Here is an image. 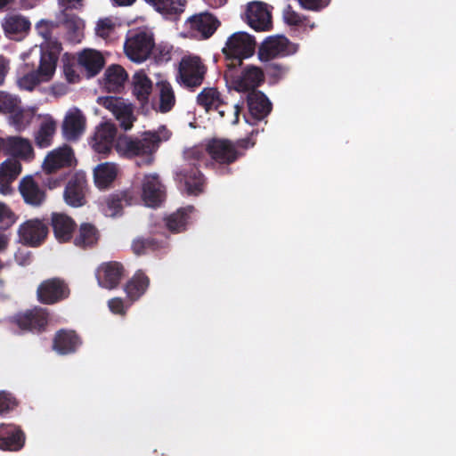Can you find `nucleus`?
<instances>
[{
    "mask_svg": "<svg viewBox=\"0 0 456 456\" xmlns=\"http://www.w3.org/2000/svg\"><path fill=\"white\" fill-rule=\"evenodd\" d=\"M30 21L20 14L7 15L2 22V27L7 37L20 40L30 29Z\"/></svg>",
    "mask_w": 456,
    "mask_h": 456,
    "instance_id": "nucleus-28",
    "label": "nucleus"
},
{
    "mask_svg": "<svg viewBox=\"0 0 456 456\" xmlns=\"http://www.w3.org/2000/svg\"><path fill=\"white\" fill-rule=\"evenodd\" d=\"M48 225L39 219L28 220L19 228L20 240L27 246L38 247L46 239Z\"/></svg>",
    "mask_w": 456,
    "mask_h": 456,
    "instance_id": "nucleus-14",
    "label": "nucleus"
},
{
    "mask_svg": "<svg viewBox=\"0 0 456 456\" xmlns=\"http://www.w3.org/2000/svg\"><path fill=\"white\" fill-rule=\"evenodd\" d=\"M49 320V310L41 306H35L25 312L18 313L12 317V322L21 330L37 334L46 330Z\"/></svg>",
    "mask_w": 456,
    "mask_h": 456,
    "instance_id": "nucleus-7",
    "label": "nucleus"
},
{
    "mask_svg": "<svg viewBox=\"0 0 456 456\" xmlns=\"http://www.w3.org/2000/svg\"><path fill=\"white\" fill-rule=\"evenodd\" d=\"M26 443V435L21 428L12 423L0 424V450L20 451Z\"/></svg>",
    "mask_w": 456,
    "mask_h": 456,
    "instance_id": "nucleus-18",
    "label": "nucleus"
},
{
    "mask_svg": "<svg viewBox=\"0 0 456 456\" xmlns=\"http://www.w3.org/2000/svg\"><path fill=\"white\" fill-rule=\"evenodd\" d=\"M243 109V102L241 104L237 103L233 106V118L231 120V124L236 125L239 122L240 113Z\"/></svg>",
    "mask_w": 456,
    "mask_h": 456,
    "instance_id": "nucleus-55",
    "label": "nucleus"
},
{
    "mask_svg": "<svg viewBox=\"0 0 456 456\" xmlns=\"http://www.w3.org/2000/svg\"><path fill=\"white\" fill-rule=\"evenodd\" d=\"M78 64L83 67L88 77H94L100 73L105 64V60L102 53L94 49H85L77 59Z\"/></svg>",
    "mask_w": 456,
    "mask_h": 456,
    "instance_id": "nucleus-31",
    "label": "nucleus"
},
{
    "mask_svg": "<svg viewBox=\"0 0 456 456\" xmlns=\"http://www.w3.org/2000/svg\"><path fill=\"white\" fill-rule=\"evenodd\" d=\"M163 131L165 132L164 140H167L169 138L170 133L165 127L163 128Z\"/></svg>",
    "mask_w": 456,
    "mask_h": 456,
    "instance_id": "nucleus-63",
    "label": "nucleus"
},
{
    "mask_svg": "<svg viewBox=\"0 0 456 456\" xmlns=\"http://www.w3.org/2000/svg\"><path fill=\"white\" fill-rule=\"evenodd\" d=\"M86 119L82 111L74 109L69 111L62 122V134L68 141H77L84 134Z\"/></svg>",
    "mask_w": 456,
    "mask_h": 456,
    "instance_id": "nucleus-24",
    "label": "nucleus"
},
{
    "mask_svg": "<svg viewBox=\"0 0 456 456\" xmlns=\"http://www.w3.org/2000/svg\"><path fill=\"white\" fill-rule=\"evenodd\" d=\"M21 172V164L19 160L8 159L1 164L0 177L6 178L4 183H12Z\"/></svg>",
    "mask_w": 456,
    "mask_h": 456,
    "instance_id": "nucleus-44",
    "label": "nucleus"
},
{
    "mask_svg": "<svg viewBox=\"0 0 456 456\" xmlns=\"http://www.w3.org/2000/svg\"><path fill=\"white\" fill-rule=\"evenodd\" d=\"M159 94L158 110L160 113L169 112L175 105L176 99L171 84L166 80L159 81L156 84Z\"/></svg>",
    "mask_w": 456,
    "mask_h": 456,
    "instance_id": "nucleus-38",
    "label": "nucleus"
},
{
    "mask_svg": "<svg viewBox=\"0 0 456 456\" xmlns=\"http://www.w3.org/2000/svg\"><path fill=\"white\" fill-rule=\"evenodd\" d=\"M7 246V239L4 234L0 233V250L5 248Z\"/></svg>",
    "mask_w": 456,
    "mask_h": 456,
    "instance_id": "nucleus-62",
    "label": "nucleus"
},
{
    "mask_svg": "<svg viewBox=\"0 0 456 456\" xmlns=\"http://www.w3.org/2000/svg\"><path fill=\"white\" fill-rule=\"evenodd\" d=\"M87 181L84 173H76L69 180L64 190L65 202L74 208L82 207L86 203V193Z\"/></svg>",
    "mask_w": 456,
    "mask_h": 456,
    "instance_id": "nucleus-16",
    "label": "nucleus"
},
{
    "mask_svg": "<svg viewBox=\"0 0 456 456\" xmlns=\"http://www.w3.org/2000/svg\"><path fill=\"white\" fill-rule=\"evenodd\" d=\"M297 52V46L282 35L266 37L258 48V57L267 61L277 57H285Z\"/></svg>",
    "mask_w": 456,
    "mask_h": 456,
    "instance_id": "nucleus-9",
    "label": "nucleus"
},
{
    "mask_svg": "<svg viewBox=\"0 0 456 456\" xmlns=\"http://www.w3.org/2000/svg\"><path fill=\"white\" fill-rule=\"evenodd\" d=\"M139 193L140 202L142 201L145 206L157 208L166 199V189L158 175H146L143 177Z\"/></svg>",
    "mask_w": 456,
    "mask_h": 456,
    "instance_id": "nucleus-13",
    "label": "nucleus"
},
{
    "mask_svg": "<svg viewBox=\"0 0 456 456\" xmlns=\"http://www.w3.org/2000/svg\"><path fill=\"white\" fill-rule=\"evenodd\" d=\"M255 144L249 137L232 142L228 139H212L204 149L192 147L183 153L185 164L176 172V179L183 183L189 195H199L204 191L206 179L200 167L208 165V156L212 165H216L217 174L224 175L231 173L229 165L244 155V151Z\"/></svg>",
    "mask_w": 456,
    "mask_h": 456,
    "instance_id": "nucleus-1",
    "label": "nucleus"
},
{
    "mask_svg": "<svg viewBox=\"0 0 456 456\" xmlns=\"http://www.w3.org/2000/svg\"><path fill=\"white\" fill-rule=\"evenodd\" d=\"M256 45L255 37L248 33L239 31L232 34L222 50L225 57L226 68L241 66L244 59L254 54Z\"/></svg>",
    "mask_w": 456,
    "mask_h": 456,
    "instance_id": "nucleus-4",
    "label": "nucleus"
},
{
    "mask_svg": "<svg viewBox=\"0 0 456 456\" xmlns=\"http://www.w3.org/2000/svg\"><path fill=\"white\" fill-rule=\"evenodd\" d=\"M150 278L142 271L137 270L125 285V291L131 301L138 300L148 289Z\"/></svg>",
    "mask_w": 456,
    "mask_h": 456,
    "instance_id": "nucleus-34",
    "label": "nucleus"
},
{
    "mask_svg": "<svg viewBox=\"0 0 456 456\" xmlns=\"http://www.w3.org/2000/svg\"><path fill=\"white\" fill-rule=\"evenodd\" d=\"M115 22L111 18L101 19L97 21L95 32L102 38H108L115 30Z\"/></svg>",
    "mask_w": 456,
    "mask_h": 456,
    "instance_id": "nucleus-47",
    "label": "nucleus"
},
{
    "mask_svg": "<svg viewBox=\"0 0 456 456\" xmlns=\"http://www.w3.org/2000/svg\"><path fill=\"white\" fill-rule=\"evenodd\" d=\"M70 289L68 282L60 277L44 280L37 289V299L39 303L53 305L69 298Z\"/></svg>",
    "mask_w": 456,
    "mask_h": 456,
    "instance_id": "nucleus-6",
    "label": "nucleus"
},
{
    "mask_svg": "<svg viewBox=\"0 0 456 456\" xmlns=\"http://www.w3.org/2000/svg\"><path fill=\"white\" fill-rule=\"evenodd\" d=\"M249 114L256 120L264 119L272 110V103L266 95L258 90H253L247 95Z\"/></svg>",
    "mask_w": 456,
    "mask_h": 456,
    "instance_id": "nucleus-30",
    "label": "nucleus"
},
{
    "mask_svg": "<svg viewBox=\"0 0 456 456\" xmlns=\"http://www.w3.org/2000/svg\"><path fill=\"white\" fill-rule=\"evenodd\" d=\"M235 69L227 68L224 71V77L237 92H252L256 90L265 81V74L262 69L258 67L247 66L240 75L235 74Z\"/></svg>",
    "mask_w": 456,
    "mask_h": 456,
    "instance_id": "nucleus-5",
    "label": "nucleus"
},
{
    "mask_svg": "<svg viewBox=\"0 0 456 456\" xmlns=\"http://www.w3.org/2000/svg\"><path fill=\"white\" fill-rule=\"evenodd\" d=\"M118 174L117 166L113 163L99 164L94 170L95 185L100 189L108 188L116 179Z\"/></svg>",
    "mask_w": 456,
    "mask_h": 456,
    "instance_id": "nucleus-39",
    "label": "nucleus"
},
{
    "mask_svg": "<svg viewBox=\"0 0 456 456\" xmlns=\"http://www.w3.org/2000/svg\"><path fill=\"white\" fill-rule=\"evenodd\" d=\"M5 179L6 178H4V177H0V192L3 194H7L12 191V188H11L12 183H4Z\"/></svg>",
    "mask_w": 456,
    "mask_h": 456,
    "instance_id": "nucleus-56",
    "label": "nucleus"
},
{
    "mask_svg": "<svg viewBox=\"0 0 456 456\" xmlns=\"http://www.w3.org/2000/svg\"><path fill=\"white\" fill-rule=\"evenodd\" d=\"M153 48V36L143 31L127 38L124 45L126 56L131 61L138 63L146 61L151 54Z\"/></svg>",
    "mask_w": 456,
    "mask_h": 456,
    "instance_id": "nucleus-12",
    "label": "nucleus"
},
{
    "mask_svg": "<svg viewBox=\"0 0 456 456\" xmlns=\"http://www.w3.org/2000/svg\"><path fill=\"white\" fill-rule=\"evenodd\" d=\"M206 73V67L198 57L183 58L177 80L185 88L194 90L201 86Z\"/></svg>",
    "mask_w": 456,
    "mask_h": 456,
    "instance_id": "nucleus-8",
    "label": "nucleus"
},
{
    "mask_svg": "<svg viewBox=\"0 0 456 456\" xmlns=\"http://www.w3.org/2000/svg\"><path fill=\"white\" fill-rule=\"evenodd\" d=\"M168 246L167 237L164 239H157L154 237H138L133 240L132 250L137 255H144L150 251H157L166 248Z\"/></svg>",
    "mask_w": 456,
    "mask_h": 456,
    "instance_id": "nucleus-36",
    "label": "nucleus"
},
{
    "mask_svg": "<svg viewBox=\"0 0 456 456\" xmlns=\"http://www.w3.org/2000/svg\"><path fill=\"white\" fill-rule=\"evenodd\" d=\"M136 0H112L113 4L117 6H130Z\"/></svg>",
    "mask_w": 456,
    "mask_h": 456,
    "instance_id": "nucleus-58",
    "label": "nucleus"
},
{
    "mask_svg": "<svg viewBox=\"0 0 456 456\" xmlns=\"http://www.w3.org/2000/svg\"><path fill=\"white\" fill-rule=\"evenodd\" d=\"M205 2L213 8H218L224 5L227 0H205Z\"/></svg>",
    "mask_w": 456,
    "mask_h": 456,
    "instance_id": "nucleus-57",
    "label": "nucleus"
},
{
    "mask_svg": "<svg viewBox=\"0 0 456 456\" xmlns=\"http://www.w3.org/2000/svg\"><path fill=\"white\" fill-rule=\"evenodd\" d=\"M157 62H167L171 59V51L167 46L155 45L151 52Z\"/></svg>",
    "mask_w": 456,
    "mask_h": 456,
    "instance_id": "nucleus-51",
    "label": "nucleus"
},
{
    "mask_svg": "<svg viewBox=\"0 0 456 456\" xmlns=\"http://www.w3.org/2000/svg\"><path fill=\"white\" fill-rule=\"evenodd\" d=\"M17 217L12 210L0 202V229L6 230L15 224Z\"/></svg>",
    "mask_w": 456,
    "mask_h": 456,
    "instance_id": "nucleus-46",
    "label": "nucleus"
},
{
    "mask_svg": "<svg viewBox=\"0 0 456 456\" xmlns=\"http://www.w3.org/2000/svg\"><path fill=\"white\" fill-rule=\"evenodd\" d=\"M161 141L158 132H145L142 138L122 134L118 136L115 149L120 155L127 158L151 155L158 150Z\"/></svg>",
    "mask_w": 456,
    "mask_h": 456,
    "instance_id": "nucleus-3",
    "label": "nucleus"
},
{
    "mask_svg": "<svg viewBox=\"0 0 456 456\" xmlns=\"http://www.w3.org/2000/svg\"><path fill=\"white\" fill-rule=\"evenodd\" d=\"M117 128L111 123H102L97 126L93 137L92 146L100 154H108L115 147Z\"/></svg>",
    "mask_w": 456,
    "mask_h": 456,
    "instance_id": "nucleus-22",
    "label": "nucleus"
},
{
    "mask_svg": "<svg viewBox=\"0 0 456 456\" xmlns=\"http://www.w3.org/2000/svg\"><path fill=\"white\" fill-rule=\"evenodd\" d=\"M299 5L308 11L321 12L330 4L331 0H297Z\"/></svg>",
    "mask_w": 456,
    "mask_h": 456,
    "instance_id": "nucleus-49",
    "label": "nucleus"
},
{
    "mask_svg": "<svg viewBox=\"0 0 456 456\" xmlns=\"http://www.w3.org/2000/svg\"><path fill=\"white\" fill-rule=\"evenodd\" d=\"M4 138H0V151H4Z\"/></svg>",
    "mask_w": 456,
    "mask_h": 456,
    "instance_id": "nucleus-64",
    "label": "nucleus"
},
{
    "mask_svg": "<svg viewBox=\"0 0 456 456\" xmlns=\"http://www.w3.org/2000/svg\"><path fill=\"white\" fill-rule=\"evenodd\" d=\"M272 69H274L273 75H281L284 74L287 71V69L283 66L278 65V64H273Z\"/></svg>",
    "mask_w": 456,
    "mask_h": 456,
    "instance_id": "nucleus-59",
    "label": "nucleus"
},
{
    "mask_svg": "<svg viewBox=\"0 0 456 456\" xmlns=\"http://www.w3.org/2000/svg\"><path fill=\"white\" fill-rule=\"evenodd\" d=\"M98 103L113 114L124 130L133 127L136 118L131 103H126L123 98L116 96L99 97Z\"/></svg>",
    "mask_w": 456,
    "mask_h": 456,
    "instance_id": "nucleus-11",
    "label": "nucleus"
},
{
    "mask_svg": "<svg viewBox=\"0 0 456 456\" xmlns=\"http://www.w3.org/2000/svg\"><path fill=\"white\" fill-rule=\"evenodd\" d=\"M186 24L195 35L207 39L215 33L220 22L214 15L204 12L190 17Z\"/></svg>",
    "mask_w": 456,
    "mask_h": 456,
    "instance_id": "nucleus-23",
    "label": "nucleus"
},
{
    "mask_svg": "<svg viewBox=\"0 0 456 456\" xmlns=\"http://www.w3.org/2000/svg\"><path fill=\"white\" fill-rule=\"evenodd\" d=\"M63 74L69 83H77L80 80L74 62L63 60Z\"/></svg>",
    "mask_w": 456,
    "mask_h": 456,
    "instance_id": "nucleus-50",
    "label": "nucleus"
},
{
    "mask_svg": "<svg viewBox=\"0 0 456 456\" xmlns=\"http://www.w3.org/2000/svg\"><path fill=\"white\" fill-rule=\"evenodd\" d=\"M18 104H20V101L17 97L0 91V112L10 113Z\"/></svg>",
    "mask_w": 456,
    "mask_h": 456,
    "instance_id": "nucleus-48",
    "label": "nucleus"
},
{
    "mask_svg": "<svg viewBox=\"0 0 456 456\" xmlns=\"http://www.w3.org/2000/svg\"><path fill=\"white\" fill-rule=\"evenodd\" d=\"M28 69L19 78V86L27 91H32L41 83L49 82L56 70L57 61L51 54L36 55L34 51L27 54L24 59Z\"/></svg>",
    "mask_w": 456,
    "mask_h": 456,
    "instance_id": "nucleus-2",
    "label": "nucleus"
},
{
    "mask_svg": "<svg viewBox=\"0 0 456 456\" xmlns=\"http://www.w3.org/2000/svg\"><path fill=\"white\" fill-rule=\"evenodd\" d=\"M194 211L193 206L180 208L175 212L165 218L167 230L173 233H179L186 231L191 222V215Z\"/></svg>",
    "mask_w": 456,
    "mask_h": 456,
    "instance_id": "nucleus-32",
    "label": "nucleus"
},
{
    "mask_svg": "<svg viewBox=\"0 0 456 456\" xmlns=\"http://www.w3.org/2000/svg\"><path fill=\"white\" fill-rule=\"evenodd\" d=\"M56 130V122L50 118L42 122L36 135V143L40 148H46L51 144L52 138Z\"/></svg>",
    "mask_w": 456,
    "mask_h": 456,
    "instance_id": "nucleus-43",
    "label": "nucleus"
},
{
    "mask_svg": "<svg viewBox=\"0 0 456 456\" xmlns=\"http://www.w3.org/2000/svg\"><path fill=\"white\" fill-rule=\"evenodd\" d=\"M9 61L4 57L0 56V86L4 84V78L9 71Z\"/></svg>",
    "mask_w": 456,
    "mask_h": 456,
    "instance_id": "nucleus-54",
    "label": "nucleus"
},
{
    "mask_svg": "<svg viewBox=\"0 0 456 456\" xmlns=\"http://www.w3.org/2000/svg\"><path fill=\"white\" fill-rule=\"evenodd\" d=\"M51 225L53 234L59 242L69 241L77 227L75 221L70 216L62 213L52 214Z\"/></svg>",
    "mask_w": 456,
    "mask_h": 456,
    "instance_id": "nucleus-29",
    "label": "nucleus"
},
{
    "mask_svg": "<svg viewBox=\"0 0 456 456\" xmlns=\"http://www.w3.org/2000/svg\"><path fill=\"white\" fill-rule=\"evenodd\" d=\"M104 86L109 92L121 93L127 81L128 75L126 69L118 64L110 66L104 74Z\"/></svg>",
    "mask_w": 456,
    "mask_h": 456,
    "instance_id": "nucleus-33",
    "label": "nucleus"
},
{
    "mask_svg": "<svg viewBox=\"0 0 456 456\" xmlns=\"http://www.w3.org/2000/svg\"><path fill=\"white\" fill-rule=\"evenodd\" d=\"M95 275L102 288L114 289L125 277V268L117 261L105 262L97 268Z\"/></svg>",
    "mask_w": 456,
    "mask_h": 456,
    "instance_id": "nucleus-15",
    "label": "nucleus"
},
{
    "mask_svg": "<svg viewBox=\"0 0 456 456\" xmlns=\"http://www.w3.org/2000/svg\"><path fill=\"white\" fill-rule=\"evenodd\" d=\"M284 20L289 25L299 26L303 25L305 20L301 16L296 12L290 6H289L283 13Z\"/></svg>",
    "mask_w": 456,
    "mask_h": 456,
    "instance_id": "nucleus-52",
    "label": "nucleus"
},
{
    "mask_svg": "<svg viewBox=\"0 0 456 456\" xmlns=\"http://www.w3.org/2000/svg\"><path fill=\"white\" fill-rule=\"evenodd\" d=\"M104 202L110 216H115L121 213L124 206H132L140 203L139 193L134 188L110 194Z\"/></svg>",
    "mask_w": 456,
    "mask_h": 456,
    "instance_id": "nucleus-21",
    "label": "nucleus"
},
{
    "mask_svg": "<svg viewBox=\"0 0 456 456\" xmlns=\"http://www.w3.org/2000/svg\"><path fill=\"white\" fill-rule=\"evenodd\" d=\"M19 405V400L12 393L5 390L0 391V416L4 417L10 414Z\"/></svg>",
    "mask_w": 456,
    "mask_h": 456,
    "instance_id": "nucleus-45",
    "label": "nucleus"
},
{
    "mask_svg": "<svg viewBox=\"0 0 456 456\" xmlns=\"http://www.w3.org/2000/svg\"><path fill=\"white\" fill-rule=\"evenodd\" d=\"M108 305H109L110 310L113 314H125L124 303H123V300L119 297H114V298H111L110 300H109Z\"/></svg>",
    "mask_w": 456,
    "mask_h": 456,
    "instance_id": "nucleus-53",
    "label": "nucleus"
},
{
    "mask_svg": "<svg viewBox=\"0 0 456 456\" xmlns=\"http://www.w3.org/2000/svg\"><path fill=\"white\" fill-rule=\"evenodd\" d=\"M19 191L24 202L32 207H40L46 198L45 190L40 188L31 175H27L20 181Z\"/></svg>",
    "mask_w": 456,
    "mask_h": 456,
    "instance_id": "nucleus-25",
    "label": "nucleus"
},
{
    "mask_svg": "<svg viewBox=\"0 0 456 456\" xmlns=\"http://www.w3.org/2000/svg\"><path fill=\"white\" fill-rule=\"evenodd\" d=\"M197 104L207 112L216 110L221 118L225 117L228 104L222 99L220 92L216 87H206L198 95Z\"/></svg>",
    "mask_w": 456,
    "mask_h": 456,
    "instance_id": "nucleus-26",
    "label": "nucleus"
},
{
    "mask_svg": "<svg viewBox=\"0 0 456 456\" xmlns=\"http://www.w3.org/2000/svg\"><path fill=\"white\" fill-rule=\"evenodd\" d=\"M10 123L17 131L26 129L34 118L35 113L29 109H24L20 104L10 112Z\"/></svg>",
    "mask_w": 456,
    "mask_h": 456,
    "instance_id": "nucleus-42",
    "label": "nucleus"
},
{
    "mask_svg": "<svg viewBox=\"0 0 456 456\" xmlns=\"http://www.w3.org/2000/svg\"><path fill=\"white\" fill-rule=\"evenodd\" d=\"M246 17L248 24L256 31H267L272 28V14L265 3H248Z\"/></svg>",
    "mask_w": 456,
    "mask_h": 456,
    "instance_id": "nucleus-17",
    "label": "nucleus"
},
{
    "mask_svg": "<svg viewBox=\"0 0 456 456\" xmlns=\"http://www.w3.org/2000/svg\"><path fill=\"white\" fill-rule=\"evenodd\" d=\"M81 1L82 0H59L60 4L64 7V24L69 32L74 33L76 38L79 37L82 20L78 16L75 14H69L67 12L77 8V5L80 4Z\"/></svg>",
    "mask_w": 456,
    "mask_h": 456,
    "instance_id": "nucleus-41",
    "label": "nucleus"
},
{
    "mask_svg": "<svg viewBox=\"0 0 456 456\" xmlns=\"http://www.w3.org/2000/svg\"><path fill=\"white\" fill-rule=\"evenodd\" d=\"M75 161L71 147L64 146L50 152L44 160L43 168L48 175L62 167H70Z\"/></svg>",
    "mask_w": 456,
    "mask_h": 456,
    "instance_id": "nucleus-20",
    "label": "nucleus"
},
{
    "mask_svg": "<svg viewBox=\"0 0 456 456\" xmlns=\"http://www.w3.org/2000/svg\"><path fill=\"white\" fill-rule=\"evenodd\" d=\"M98 239L97 228L92 224L83 223L74 238V244L81 248H91L97 243Z\"/></svg>",
    "mask_w": 456,
    "mask_h": 456,
    "instance_id": "nucleus-40",
    "label": "nucleus"
},
{
    "mask_svg": "<svg viewBox=\"0 0 456 456\" xmlns=\"http://www.w3.org/2000/svg\"><path fill=\"white\" fill-rule=\"evenodd\" d=\"M52 178H49L48 185L50 189L55 188L61 184V183L63 181V177L61 178H55L53 182L51 181Z\"/></svg>",
    "mask_w": 456,
    "mask_h": 456,
    "instance_id": "nucleus-61",
    "label": "nucleus"
},
{
    "mask_svg": "<svg viewBox=\"0 0 456 456\" xmlns=\"http://www.w3.org/2000/svg\"><path fill=\"white\" fill-rule=\"evenodd\" d=\"M59 26L53 21L41 20L36 24V30L37 34L44 39L40 49L37 52L34 51L36 55L51 54L54 57V61H58L59 55L62 50L61 44L56 37V31Z\"/></svg>",
    "mask_w": 456,
    "mask_h": 456,
    "instance_id": "nucleus-10",
    "label": "nucleus"
},
{
    "mask_svg": "<svg viewBox=\"0 0 456 456\" xmlns=\"http://www.w3.org/2000/svg\"><path fill=\"white\" fill-rule=\"evenodd\" d=\"M15 0H0V12L6 10Z\"/></svg>",
    "mask_w": 456,
    "mask_h": 456,
    "instance_id": "nucleus-60",
    "label": "nucleus"
},
{
    "mask_svg": "<svg viewBox=\"0 0 456 456\" xmlns=\"http://www.w3.org/2000/svg\"><path fill=\"white\" fill-rule=\"evenodd\" d=\"M152 82L143 70L137 71L132 77V93L142 104L149 101Z\"/></svg>",
    "mask_w": 456,
    "mask_h": 456,
    "instance_id": "nucleus-35",
    "label": "nucleus"
},
{
    "mask_svg": "<svg viewBox=\"0 0 456 456\" xmlns=\"http://www.w3.org/2000/svg\"><path fill=\"white\" fill-rule=\"evenodd\" d=\"M83 344L81 337L73 330L61 329L53 338L52 348L60 355L73 354Z\"/></svg>",
    "mask_w": 456,
    "mask_h": 456,
    "instance_id": "nucleus-19",
    "label": "nucleus"
},
{
    "mask_svg": "<svg viewBox=\"0 0 456 456\" xmlns=\"http://www.w3.org/2000/svg\"><path fill=\"white\" fill-rule=\"evenodd\" d=\"M165 19L176 20L184 12L187 0H142Z\"/></svg>",
    "mask_w": 456,
    "mask_h": 456,
    "instance_id": "nucleus-27",
    "label": "nucleus"
},
{
    "mask_svg": "<svg viewBox=\"0 0 456 456\" xmlns=\"http://www.w3.org/2000/svg\"><path fill=\"white\" fill-rule=\"evenodd\" d=\"M4 151L10 155L28 159L33 155V148L28 140L20 137L4 139Z\"/></svg>",
    "mask_w": 456,
    "mask_h": 456,
    "instance_id": "nucleus-37",
    "label": "nucleus"
}]
</instances>
